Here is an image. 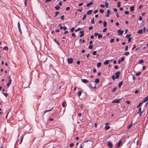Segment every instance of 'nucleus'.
Here are the masks:
<instances>
[{"instance_id": "9b49d317", "label": "nucleus", "mask_w": 148, "mask_h": 148, "mask_svg": "<svg viewBox=\"0 0 148 148\" xmlns=\"http://www.w3.org/2000/svg\"><path fill=\"white\" fill-rule=\"evenodd\" d=\"M93 4L92 2H91L90 3H88L86 5V6L88 7H89L90 5H91Z\"/></svg>"}, {"instance_id": "5701e85b", "label": "nucleus", "mask_w": 148, "mask_h": 148, "mask_svg": "<svg viewBox=\"0 0 148 148\" xmlns=\"http://www.w3.org/2000/svg\"><path fill=\"white\" fill-rule=\"evenodd\" d=\"M116 89V88H113V90H112L111 91L112 92V93L114 92H115Z\"/></svg>"}, {"instance_id": "58836bf2", "label": "nucleus", "mask_w": 148, "mask_h": 148, "mask_svg": "<svg viewBox=\"0 0 148 148\" xmlns=\"http://www.w3.org/2000/svg\"><path fill=\"white\" fill-rule=\"evenodd\" d=\"M8 48L7 47H5L3 48V49L7 51L8 50Z\"/></svg>"}, {"instance_id": "c9c22d12", "label": "nucleus", "mask_w": 148, "mask_h": 148, "mask_svg": "<svg viewBox=\"0 0 148 148\" xmlns=\"http://www.w3.org/2000/svg\"><path fill=\"white\" fill-rule=\"evenodd\" d=\"M143 62H144V61H143V60H140L139 61V62H138V63H139V64H142V63H143Z\"/></svg>"}, {"instance_id": "2f4dec72", "label": "nucleus", "mask_w": 148, "mask_h": 148, "mask_svg": "<svg viewBox=\"0 0 148 148\" xmlns=\"http://www.w3.org/2000/svg\"><path fill=\"white\" fill-rule=\"evenodd\" d=\"M53 107H52V108L50 109V110H46L45 111V112H44V114H45L46 112H49V111H51V110H52L53 109Z\"/></svg>"}, {"instance_id": "ea45409f", "label": "nucleus", "mask_w": 148, "mask_h": 148, "mask_svg": "<svg viewBox=\"0 0 148 148\" xmlns=\"http://www.w3.org/2000/svg\"><path fill=\"white\" fill-rule=\"evenodd\" d=\"M140 74L141 72H138L136 74V76H138L140 75Z\"/></svg>"}, {"instance_id": "a18cd8bd", "label": "nucleus", "mask_w": 148, "mask_h": 148, "mask_svg": "<svg viewBox=\"0 0 148 148\" xmlns=\"http://www.w3.org/2000/svg\"><path fill=\"white\" fill-rule=\"evenodd\" d=\"M133 47L132 49V50H133L135 48H136V46L134 44L133 45Z\"/></svg>"}, {"instance_id": "bf43d9fd", "label": "nucleus", "mask_w": 148, "mask_h": 148, "mask_svg": "<svg viewBox=\"0 0 148 148\" xmlns=\"http://www.w3.org/2000/svg\"><path fill=\"white\" fill-rule=\"evenodd\" d=\"M131 38H129L128 39V42H131Z\"/></svg>"}, {"instance_id": "a878e982", "label": "nucleus", "mask_w": 148, "mask_h": 148, "mask_svg": "<svg viewBox=\"0 0 148 148\" xmlns=\"http://www.w3.org/2000/svg\"><path fill=\"white\" fill-rule=\"evenodd\" d=\"M138 34H141L142 33V29H140L139 30L138 32Z\"/></svg>"}, {"instance_id": "c756f323", "label": "nucleus", "mask_w": 148, "mask_h": 148, "mask_svg": "<svg viewBox=\"0 0 148 148\" xmlns=\"http://www.w3.org/2000/svg\"><path fill=\"white\" fill-rule=\"evenodd\" d=\"M90 87H91V88H96V85H95V86H93L90 83Z\"/></svg>"}, {"instance_id": "39448f33", "label": "nucleus", "mask_w": 148, "mask_h": 148, "mask_svg": "<svg viewBox=\"0 0 148 148\" xmlns=\"http://www.w3.org/2000/svg\"><path fill=\"white\" fill-rule=\"evenodd\" d=\"M18 29H19V31L21 34H22V31H21V28L20 27V22H18Z\"/></svg>"}, {"instance_id": "cd10ccee", "label": "nucleus", "mask_w": 148, "mask_h": 148, "mask_svg": "<svg viewBox=\"0 0 148 148\" xmlns=\"http://www.w3.org/2000/svg\"><path fill=\"white\" fill-rule=\"evenodd\" d=\"M105 128L106 130H108L110 128V126H106L105 127Z\"/></svg>"}, {"instance_id": "aec40b11", "label": "nucleus", "mask_w": 148, "mask_h": 148, "mask_svg": "<svg viewBox=\"0 0 148 148\" xmlns=\"http://www.w3.org/2000/svg\"><path fill=\"white\" fill-rule=\"evenodd\" d=\"M130 10L131 11H133L134 10V6H131L130 8Z\"/></svg>"}, {"instance_id": "20e7f679", "label": "nucleus", "mask_w": 148, "mask_h": 148, "mask_svg": "<svg viewBox=\"0 0 148 148\" xmlns=\"http://www.w3.org/2000/svg\"><path fill=\"white\" fill-rule=\"evenodd\" d=\"M73 59L72 58H68L67 61L68 63L69 64H71L73 62Z\"/></svg>"}, {"instance_id": "dca6fc26", "label": "nucleus", "mask_w": 148, "mask_h": 148, "mask_svg": "<svg viewBox=\"0 0 148 148\" xmlns=\"http://www.w3.org/2000/svg\"><path fill=\"white\" fill-rule=\"evenodd\" d=\"M123 83V82L122 81L121 82L119 83L118 87L119 88H120L121 87Z\"/></svg>"}, {"instance_id": "7c9ffc66", "label": "nucleus", "mask_w": 148, "mask_h": 148, "mask_svg": "<svg viewBox=\"0 0 148 148\" xmlns=\"http://www.w3.org/2000/svg\"><path fill=\"white\" fill-rule=\"evenodd\" d=\"M130 54V53L128 52H125V54H124V55L126 56H128V55H129Z\"/></svg>"}, {"instance_id": "2eb2a0df", "label": "nucleus", "mask_w": 148, "mask_h": 148, "mask_svg": "<svg viewBox=\"0 0 148 148\" xmlns=\"http://www.w3.org/2000/svg\"><path fill=\"white\" fill-rule=\"evenodd\" d=\"M109 61V60H106L104 62V64L107 65L108 64Z\"/></svg>"}, {"instance_id": "c03bdc74", "label": "nucleus", "mask_w": 148, "mask_h": 148, "mask_svg": "<svg viewBox=\"0 0 148 148\" xmlns=\"http://www.w3.org/2000/svg\"><path fill=\"white\" fill-rule=\"evenodd\" d=\"M54 40L55 42H56L58 46H59V44L58 42L56 40V39H55Z\"/></svg>"}, {"instance_id": "393cba45", "label": "nucleus", "mask_w": 148, "mask_h": 148, "mask_svg": "<svg viewBox=\"0 0 148 148\" xmlns=\"http://www.w3.org/2000/svg\"><path fill=\"white\" fill-rule=\"evenodd\" d=\"M132 123H131L130 124V125H129L127 126V128H128V129H130V128L131 127L132 125Z\"/></svg>"}, {"instance_id": "8fccbe9b", "label": "nucleus", "mask_w": 148, "mask_h": 148, "mask_svg": "<svg viewBox=\"0 0 148 148\" xmlns=\"http://www.w3.org/2000/svg\"><path fill=\"white\" fill-rule=\"evenodd\" d=\"M81 29V28H78L77 29H75V32H77V31L80 30Z\"/></svg>"}, {"instance_id": "7ed1b4c3", "label": "nucleus", "mask_w": 148, "mask_h": 148, "mask_svg": "<svg viewBox=\"0 0 148 148\" xmlns=\"http://www.w3.org/2000/svg\"><path fill=\"white\" fill-rule=\"evenodd\" d=\"M120 73L119 71H118L115 73V75L116 76V79H118L119 78Z\"/></svg>"}, {"instance_id": "6ab92c4d", "label": "nucleus", "mask_w": 148, "mask_h": 148, "mask_svg": "<svg viewBox=\"0 0 148 148\" xmlns=\"http://www.w3.org/2000/svg\"><path fill=\"white\" fill-rule=\"evenodd\" d=\"M121 140H120L119 141L117 145V147H119L121 145Z\"/></svg>"}, {"instance_id": "1a4fd4ad", "label": "nucleus", "mask_w": 148, "mask_h": 148, "mask_svg": "<svg viewBox=\"0 0 148 148\" xmlns=\"http://www.w3.org/2000/svg\"><path fill=\"white\" fill-rule=\"evenodd\" d=\"M110 14V10L108 9L107 11V15H106V17H108L109 16V14Z\"/></svg>"}, {"instance_id": "864d4df0", "label": "nucleus", "mask_w": 148, "mask_h": 148, "mask_svg": "<svg viewBox=\"0 0 148 148\" xmlns=\"http://www.w3.org/2000/svg\"><path fill=\"white\" fill-rule=\"evenodd\" d=\"M124 13H125V14H129V12L128 11H125L124 12Z\"/></svg>"}, {"instance_id": "f03ea898", "label": "nucleus", "mask_w": 148, "mask_h": 148, "mask_svg": "<svg viewBox=\"0 0 148 148\" xmlns=\"http://www.w3.org/2000/svg\"><path fill=\"white\" fill-rule=\"evenodd\" d=\"M107 145L110 148H112V143H111L110 141H108L107 142Z\"/></svg>"}, {"instance_id": "bb28decb", "label": "nucleus", "mask_w": 148, "mask_h": 148, "mask_svg": "<svg viewBox=\"0 0 148 148\" xmlns=\"http://www.w3.org/2000/svg\"><path fill=\"white\" fill-rule=\"evenodd\" d=\"M59 12H56L55 13V15L54 16V17H56L59 14Z\"/></svg>"}, {"instance_id": "0eeeda50", "label": "nucleus", "mask_w": 148, "mask_h": 148, "mask_svg": "<svg viewBox=\"0 0 148 148\" xmlns=\"http://www.w3.org/2000/svg\"><path fill=\"white\" fill-rule=\"evenodd\" d=\"M81 81L82 82L84 83H87L88 82V81L86 79H82Z\"/></svg>"}, {"instance_id": "4c0bfd02", "label": "nucleus", "mask_w": 148, "mask_h": 148, "mask_svg": "<svg viewBox=\"0 0 148 148\" xmlns=\"http://www.w3.org/2000/svg\"><path fill=\"white\" fill-rule=\"evenodd\" d=\"M23 136L21 137V140L20 142V144H21V143L22 142V141L23 139Z\"/></svg>"}, {"instance_id": "6e6552de", "label": "nucleus", "mask_w": 148, "mask_h": 148, "mask_svg": "<svg viewBox=\"0 0 148 148\" xmlns=\"http://www.w3.org/2000/svg\"><path fill=\"white\" fill-rule=\"evenodd\" d=\"M119 35H121L123 32V30H121V29L117 31Z\"/></svg>"}, {"instance_id": "a19ab883", "label": "nucleus", "mask_w": 148, "mask_h": 148, "mask_svg": "<svg viewBox=\"0 0 148 148\" xmlns=\"http://www.w3.org/2000/svg\"><path fill=\"white\" fill-rule=\"evenodd\" d=\"M97 53V51H94L92 53V54L93 55H95Z\"/></svg>"}, {"instance_id": "69168bd1", "label": "nucleus", "mask_w": 148, "mask_h": 148, "mask_svg": "<svg viewBox=\"0 0 148 148\" xmlns=\"http://www.w3.org/2000/svg\"><path fill=\"white\" fill-rule=\"evenodd\" d=\"M93 29V27L92 26H90L89 27V29L90 30H91Z\"/></svg>"}, {"instance_id": "f704fd0d", "label": "nucleus", "mask_w": 148, "mask_h": 148, "mask_svg": "<svg viewBox=\"0 0 148 148\" xmlns=\"http://www.w3.org/2000/svg\"><path fill=\"white\" fill-rule=\"evenodd\" d=\"M78 95L79 96H80L82 94V92L80 91H79L78 92Z\"/></svg>"}, {"instance_id": "4be33fe9", "label": "nucleus", "mask_w": 148, "mask_h": 148, "mask_svg": "<svg viewBox=\"0 0 148 148\" xmlns=\"http://www.w3.org/2000/svg\"><path fill=\"white\" fill-rule=\"evenodd\" d=\"M99 82V79L98 78L96 79L95 80V82L96 83H98Z\"/></svg>"}, {"instance_id": "de8ad7c7", "label": "nucleus", "mask_w": 148, "mask_h": 148, "mask_svg": "<svg viewBox=\"0 0 148 148\" xmlns=\"http://www.w3.org/2000/svg\"><path fill=\"white\" fill-rule=\"evenodd\" d=\"M131 36V34H127L126 36V38H130V37Z\"/></svg>"}, {"instance_id": "4468645a", "label": "nucleus", "mask_w": 148, "mask_h": 148, "mask_svg": "<svg viewBox=\"0 0 148 148\" xmlns=\"http://www.w3.org/2000/svg\"><path fill=\"white\" fill-rule=\"evenodd\" d=\"M84 32L83 31H81L80 32V33H81V34L80 35V37H82L84 36Z\"/></svg>"}, {"instance_id": "b1692460", "label": "nucleus", "mask_w": 148, "mask_h": 148, "mask_svg": "<svg viewBox=\"0 0 148 148\" xmlns=\"http://www.w3.org/2000/svg\"><path fill=\"white\" fill-rule=\"evenodd\" d=\"M103 27H106V25H107V23L105 21H104L103 22Z\"/></svg>"}, {"instance_id": "f8f14e48", "label": "nucleus", "mask_w": 148, "mask_h": 148, "mask_svg": "<svg viewBox=\"0 0 148 148\" xmlns=\"http://www.w3.org/2000/svg\"><path fill=\"white\" fill-rule=\"evenodd\" d=\"M92 12V10H88L87 12V15H90L91 14Z\"/></svg>"}, {"instance_id": "13d9d810", "label": "nucleus", "mask_w": 148, "mask_h": 148, "mask_svg": "<svg viewBox=\"0 0 148 148\" xmlns=\"http://www.w3.org/2000/svg\"><path fill=\"white\" fill-rule=\"evenodd\" d=\"M64 15H62L61 16V18L62 20H64Z\"/></svg>"}, {"instance_id": "338daca9", "label": "nucleus", "mask_w": 148, "mask_h": 148, "mask_svg": "<svg viewBox=\"0 0 148 148\" xmlns=\"http://www.w3.org/2000/svg\"><path fill=\"white\" fill-rule=\"evenodd\" d=\"M70 7H68L66 8V10L67 11H68L70 10Z\"/></svg>"}, {"instance_id": "f3484780", "label": "nucleus", "mask_w": 148, "mask_h": 148, "mask_svg": "<svg viewBox=\"0 0 148 148\" xmlns=\"http://www.w3.org/2000/svg\"><path fill=\"white\" fill-rule=\"evenodd\" d=\"M101 63L100 62H99L97 64V67L98 68L101 65Z\"/></svg>"}, {"instance_id": "c85d7f7f", "label": "nucleus", "mask_w": 148, "mask_h": 148, "mask_svg": "<svg viewBox=\"0 0 148 148\" xmlns=\"http://www.w3.org/2000/svg\"><path fill=\"white\" fill-rule=\"evenodd\" d=\"M141 109L140 108H139L138 110V114L139 113L143 112V111H141Z\"/></svg>"}, {"instance_id": "ddd939ff", "label": "nucleus", "mask_w": 148, "mask_h": 148, "mask_svg": "<svg viewBox=\"0 0 148 148\" xmlns=\"http://www.w3.org/2000/svg\"><path fill=\"white\" fill-rule=\"evenodd\" d=\"M12 81L11 79H9V82L7 84V86H9L11 84Z\"/></svg>"}, {"instance_id": "a211bd4d", "label": "nucleus", "mask_w": 148, "mask_h": 148, "mask_svg": "<svg viewBox=\"0 0 148 148\" xmlns=\"http://www.w3.org/2000/svg\"><path fill=\"white\" fill-rule=\"evenodd\" d=\"M60 7L59 5H57L55 7V8L56 10H58L59 9Z\"/></svg>"}, {"instance_id": "3c124183", "label": "nucleus", "mask_w": 148, "mask_h": 148, "mask_svg": "<svg viewBox=\"0 0 148 148\" xmlns=\"http://www.w3.org/2000/svg\"><path fill=\"white\" fill-rule=\"evenodd\" d=\"M75 28L74 27H72L71 29V32H73Z\"/></svg>"}, {"instance_id": "49530a36", "label": "nucleus", "mask_w": 148, "mask_h": 148, "mask_svg": "<svg viewBox=\"0 0 148 148\" xmlns=\"http://www.w3.org/2000/svg\"><path fill=\"white\" fill-rule=\"evenodd\" d=\"M92 47H93V46L91 45H89L88 47L89 49H92Z\"/></svg>"}, {"instance_id": "423d86ee", "label": "nucleus", "mask_w": 148, "mask_h": 148, "mask_svg": "<svg viewBox=\"0 0 148 148\" xmlns=\"http://www.w3.org/2000/svg\"><path fill=\"white\" fill-rule=\"evenodd\" d=\"M120 102V100L119 99H116L115 100H113L112 101V103H119Z\"/></svg>"}, {"instance_id": "e433bc0d", "label": "nucleus", "mask_w": 148, "mask_h": 148, "mask_svg": "<svg viewBox=\"0 0 148 148\" xmlns=\"http://www.w3.org/2000/svg\"><path fill=\"white\" fill-rule=\"evenodd\" d=\"M91 23L92 24H94L95 23V21H94V18H93L92 19V20L91 21Z\"/></svg>"}, {"instance_id": "e2e57ef3", "label": "nucleus", "mask_w": 148, "mask_h": 148, "mask_svg": "<svg viewBox=\"0 0 148 148\" xmlns=\"http://www.w3.org/2000/svg\"><path fill=\"white\" fill-rule=\"evenodd\" d=\"M99 11L101 13H103L104 12V10H100Z\"/></svg>"}, {"instance_id": "680f3d73", "label": "nucleus", "mask_w": 148, "mask_h": 148, "mask_svg": "<svg viewBox=\"0 0 148 148\" xmlns=\"http://www.w3.org/2000/svg\"><path fill=\"white\" fill-rule=\"evenodd\" d=\"M100 6L102 8H104L105 7V5H104L101 4L100 5Z\"/></svg>"}, {"instance_id": "774afa93", "label": "nucleus", "mask_w": 148, "mask_h": 148, "mask_svg": "<svg viewBox=\"0 0 148 148\" xmlns=\"http://www.w3.org/2000/svg\"><path fill=\"white\" fill-rule=\"evenodd\" d=\"M113 10L115 12H116L117 11V9L116 8H115L113 9Z\"/></svg>"}, {"instance_id": "09e8293b", "label": "nucleus", "mask_w": 148, "mask_h": 148, "mask_svg": "<svg viewBox=\"0 0 148 148\" xmlns=\"http://www.w3.org/2000/svg\"><path fill=\"white\" fill-rule=\"evenodd\" d=\"M99 33L97 32H95V33H94V35L95 36H98V35H99Z\"/></svg>"}, {"instance_id": "72a5a7b5", "label": "nucleus", "mask_w": 148, "mask_h": 148, "mask_svg": "<svg viewBox=\"0 0 148 148\" xmlns=\"http://www.w3.org/2000/svg\"><path fill=\"white\" fill-rule=\"evenodd\" d=\"M86 14H84V16L82 17V19L83 20H84L86 17Z\"/></svg>"}, {"instance_id": "5fc2aeb1", "label": "nucleus", "mask_w": 148, "mask_h": 148, "mask_svg": "<svg viewBox=\"0 0 148 148\" xmlns=\"http://www.w3.org/2000/svg\"><path fill=\"white\" fill-rule=\"evenodd\" d=\"M73 146V143H71L70 144V147H72Z\"/></svg>"}, {"instance_id": "4d7b16f0", "label": "nucleus", "mask_w": 148, "mask_h": 148, "mask_svg": "<svg viewBox=\"0 0 148 148\" xmlns=\"http://www.w3.org/2000/svg\"><path fill=\"white\" fill-rule=\"evenodd\" d=\"M107 30V29L106 28H105L103 29V32H106Z\"/></svg>"}, {"instance_id": "f257e3e1", "label": "nucleus", "mask_w": 148, "mask_h": 148, "mask_svg": "<svg viewBox=\"0 0 148 148\" xmlns=\"http://www.w3.org/2000/svg\"><path fill=\"white\" fill-rule=\"evenodd\" d=\"M93 142L91 141H86L84 143H83L84 148H90L93 144Z\"/></svg>"}, {"instance_id": "79ce46f5", "label": "nucleus", "mask_w": 148, "mask_h": 148, "mask_svg": "<svg viewBox=\"0 0 148 148\" xmlns=\"http://www.w3.org/2000/svg\"><path fill=\"white\" fill-rule=\"evenodd\" d=\"M102 37V36L101 34H99L98 35V38L99 39L100 38H101Z\"/></svg>"}, {"instance_id": "473e14b6", "label": "nucleus", "mask_w": 148, "mask_h": 148, "mask_svg": "<svg viewBox=\"0 0 148 148\" xmlns=\"http://www.w3.org/2000/svg\"><path fill=\"white\" fill-rule=\"evenodd\" d=\"M105 6L106 8H108V3L106 1L105 2Z\"/></svg>"}, {"instance_id": "0e129e2a", "label": "nucleus", "mask_w": 148, "mask_h": 148, "mask_svg": "<svg viewBox=\"0 0 148 148\" xmlns=\"http://www.w3.org/2000/svg\"><path fill=\"white\" fill-rule=\"evenodd\" d=\"M62 106L63 107H65V102H63L62 103Z\"/></svg>"}, {"instance_id": "9d476101", "label": "nucleus", "mask_w": 148, "mask_h": 148, "mask_svg": "<svg viewBox=\"0 0 148 148\" xmlns=\"http://www.w3.org/2000/svg\"><path fill=\"white\" fill-rule=\"evenodd\" d=\"M148 100V96L145 97L143 100V102H145Z\"/></svg>"}, {"instance_id": "412c9836", "label": "nucleus", "mask_w": 148, "mask_h": 148, "mask_svg": "<svg viewBox=\"0 0 148 148\" xmlns=\"http://www.w3.org/2000/svg\"><path fill=\"white\" fill-rule=\"evenodd\" d=\"M143 103V102H140L139 103V104H138V106H137V108H138L139 107L141 106L142 105Z\"/></svg>"}, {"instance_id": "603ef678", "label": "nucleus", "mask_w": 148, "mask_h": 148, "mask_svg": "<svg viewBox=\"0 0 148 148\" xmlns=\"http://www.w3.org/2000/svg\"><path fill=\"white\" fill-rule=\"evenodd\" d=\"M61 24H60L59 25V26L60 27V29L61 30L63 29V27L61 26Z\"/></svg>"}, {"instance_id": "052dcab7", "label": "nucleus", "mask_w": 148, "mask_h": 148, "mask_svg": "<svg viewBox=\"0 0 148 148\" xmlns=\"http://www.w3.org/2000/svg\"><path fill=\"white\" fill-rule=\"evenodd\" d=\"M138 19L140 21H142V18L141 16H140L138 18Z\"/></svg>"}, {"instance_id": "6e6d98bb", "label": "nucleus", "mask_w": 148, "mask_h": 148, "mask_svg": "<svg viewBox=\"0 0 148 148\" xmlns=\"http://www.w3.org/2000/svg\"><path fill=\"white\" fill-rule=\"evenodd\" d=\"M112 79L113 80H114L115 79V78H116V77H115V76H114V75H113L112 76Z\"/></svg>"}, {"instance_id": "37998d69", "label": "nucleus", "mask_w": 148, "mask_h": 148, "mask_svg": "<svg viewBox=\"0 0 148 148\" xmlns=\"http://www.w3.org/2000/svg\"><path fill=\"white\" fill-rule=\"evenodd\" d=\"M121 3L120 2H118L117 3V6L118 7H119L120 6Z\"/></svg>"}]
</instances>
